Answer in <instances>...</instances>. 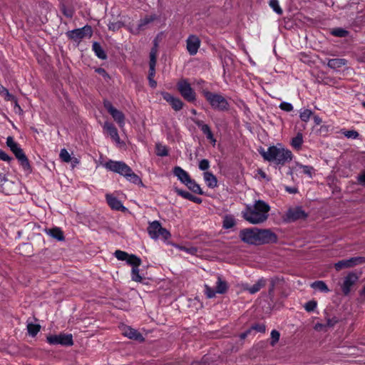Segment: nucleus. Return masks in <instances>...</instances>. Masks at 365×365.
I'll use <instances>...</instances> for the list:
<instances>
[{
	"instance_id": "9d476101",
	"label": "nucleus",
	"mask_w": 365,
	"mask_h": 365,
	"mask_svg": "<svg viewBox=\"0 0 365 365\" xmlns=\"http://www.w3.org/2000/svg\"><path fill=\"white\" fill-rule=\"evenodd\" d=\"M93 31L91 26L86 25L82 28L68 31L66 33V36L68 38L77 41L83 39L86 36L91 37Z\"/></svg>"
},
{
	"instance_id": "864d4df0",
	"label": "nucleus",
	"mask_w": 365,
	"mask_h": 365,
	"mask_svg": "<svg viewBox=\"0 0 365 365\" xmlns=\"http://www.w3.org/2000/svg\"><path fill=\"white\" fill-rule=\"evenodd\" d=\"M317 305V303L316 301L311 300V301H309L308 302H307L304 307L306 311L310 312H313L316 309Z\"/></svg>"
},
{
	"instance_id": "37998d69",
	"label": "nucleus",
	"mask_w": 365,
	"mask_h": 365,
	"mask_svg": "<svg viewBox=\"0 0 365 365\" xmlns=\"http://www.w3.org/2000/svg\"><path fill=\"white\" fill-rule=\"evenodd\" d=\"M139 267H132L131 270V279L132 280L138 282H140L143 280V277L139 274Z\"/></svg>"
},
{
	"instance_id": "e433bc0d",
	"label": "nucleus",
	"mask_w": 365,
	"mask_h": 365,
	"mask_svg": "<svg viewBox=\"0 0 365 365\" xmlns=\"http://www.w3.org/2000/svg\"><path fill=\"white\" fill-rule=\"evenodd\" d=\"M330 34L336 37H346L349 35V31L342 28H334L331 29Z\"/></svg>"
},
{
	"instance_id": "20e7f679",
	"label": "nucleus",
	"mask_w": 365,
	"mask_h": 365,
	"mask_svg": "<svg viewBox=\"0 0 365 365\" xmlns=\"http://www.w3.org/2000/svg\"><path fill=\"white\" fill-rule=\"evenodd\" d=\"M103 166L109 171L123 175L129 181L135 184L141 181L140 178L133 172L132 169L123 161L109 160L103 163Z\"/></svg>"
},
{
	"instance_id": "c756f323",
	"label": "nucleus",
	"mask_w": 365,
	"mask_h": 365,
	"mask_svg": "<svg viewBox=\"0 0 365 365\" xmlns=\"http://www.w3.org/2000/svg\"><path fill=\"white\" fill-rule=\"evenodd\" d=\"M311 287L317 289L322 292L328 293L330 292V289L328 288L327 285L324 281H315L311 284Z\"/></svg>"
},
{
	"instance_id": "7c9ffc66",
	"label": "nucleus",
	"mask_w": 365,
	"mask_h": 365,
	"mask_svg": "<svg viewBox=\"0 0 365 365\" xmlns=\"http://www.w3.org/2000/svg\"><path fill=\"white\" fill-rule=\"evenodd\" d=\"M6 143L14 154L21 149L19 144L15 142L11 136L7 137Z\"/></svg>"
},
{
	"instance_id": "cd10ccee",
	"label": "nucleus",
	"mask_w": 365,
	"mask_h": 365,
	"mask_svg": "<svg viewBox=\"0 0 365 365\" xmlns=\"http://www.w3.org/2000/svg\"><path fill=\"white\" fill-rule=\"evenodd\" d=\"M190 190H191L192 192L198 194V195H203L204 192L201 189L199 184H197L195 180L190 179L189 181L185 183V185Z\"/></svg>"
},
{
	"instance_id": "09e8293b",
	"label": "nucleus",
	"mask_w": 365,
	"mask_h": 365,
	"mask_svg": "<svg viewBox=\"0 0 365 365\" xmlns=\"http://www.w3.org/2000/svg\"><path fill=\"white\" fill-rule=\"evenodd\" d=\"M280 334L278 331L274 329L271 331L270 344L274 346L279 340Z\"/></svg>"
},
{
	"instance_id": "dca6fc26",
	"label": "nucleus",
	"mask_w": 365,
	"mask_h": 365,
	"mask_svg": "<svg viewBox=\"0 0 365 365\" xmlns=\"http://www.w3.org/2000/svg\"><path fill=\"white\" fill-rule=\"evenodd\" d=\"M162 96L175 111H179L183 108L184 103L179 98L175 97L168 92H163Z\"/></svg>"
},
{
	"instance_id": "e2e57ef3",
	"label": "nucleus",
	"mask_w": 365,
	"mask_h": 365,
	"mask_svg": "<svg viewBox=\"0 0 365 365\" xmlns=\"http://www.w3.org/2000/svg\"><path fill=\"white\" fill-rule=\"evenodd\" d=\"M357 182L361 185H365V171L357 176Z\"/></svg>"
},
{
	"instance_id": "2eb2a0df",
	"label": "nucleus",
	"mask_w": 365,
	"mask_h": 365,
	"mask_svg": "<svg viewBox=\"0 0 365 365\" xmlns=\"http://www.w3.org/2000/svg\"><path fill=\"white\" fill-rule=\"evenodd\" d=\"M192 121L201 130L202 133L205 135L207 139L209 140L213 145H215L216 143V139L214 138L210 127L199 119H192Z\"/></svg>"
},
{
	"instance_id": "680f3d73",
	"label": "nucleus",
	"mask_w": 365,
	"mask_h": 365,
	"mask_svg": "<svg viewBox=\"0 0 365 365\" xmlns=\"http://www.w3.org/2000/svg\"><path fill=\"white\" fill-rule=\"evenodd\" d=\"M337 322H338V319L336 317H333L331 319H327V323L325 324L327 325V327H332Z\"/></svg>"
},
{
	"instance_id": "72a5a7b5",
	"label": "nucleus",
	"mask_w": 365,
	"mask_h": 365,
	"mask_svg": "<svg viewBox=\"0 0 365 365\" xmlns=\"http://www.w3.org/2000/svg\"><path fill=\"white\" fill-rule=\"evenodd\" d=\"M41 329V326L37 324L29 323L27 324V330L28 333L31 336H35L37 335L38 331Z\"/></svg>"
},
{
	"instance_id": "6e6d98bb",
	"label": "nucleus",
	"mask_w": 365,
	"mask_h": 365,
	"mask_svg": "<svg viewBox=\"0 0 365 365\" xmlns=\"http://www.w3.org/2000/svg\"><path fill=\"white\" fill-rule=\"evenodd\" d=\"M279 108L281 110L286 111V112H290L293 110V106L290 103H288V102H282L279 104Z\"/></svg>"
},
{
	"instance_id": "473e14b6",
	"label": "nucleus",
	"mask_w": 365,
	"mask_h": 365,
	"mask_svg": "<svg viewBox=\"0 0 365 365\" xmlns=\"http://www.w3.org/2000/svg\"><path fill=\"white\" fill-rule=\"evenodd\" d=\"M126 262L133 267H139L142 263L141 259L135 255H128Z\"/></svg>"
},
{
	"instance_id": "69168bd1",
	"label": "nucleus",
	"mask_w": 365,
	"mask_h": 365,
	"mask_svg": "<svg viewBox=\"0 0 365 365\" xmlns=\"http://www.w3.org/2000/svg\"><path fill=\"white\" fill-rule=\"evenodd\" d=\"M62 11L63 14L67 17L71 18L73 16V11L71 9H67L65 6L63 7Z\"/></svg>"
},
{
	"instance_id": "c9c22d12",
	"label": "nucleus",
	"mask_w": 365,
	"mask_h": 365,
	"mask_svg": "<svg viewBox=\"0 0 365 365\" xmlns=\"http://www.w3.org/2000/svg\"><path fill=\"white\" fill-rule=\"evenodd\" d=\"M153 47L151 48L150 52V62L153 63H156V58H157V54H158V43L156 39L153 41Z\"/></svg>"
},
{
	"instance_id": "f8f14e48",
	"label": "nucleus",
	"mask_w": 365,
	"mask_h": 365,
	"mask_svg": "<svg viewBox=\"0 0 365 365\" xmlns=\"http://www.w3.org/2000/svg\"><path fill=\"white\" fill-rule=\"evenodd\" d=\"M307 217V215L302 207L297 206L287 210L285 214V220L288 222H294L297 220L305 219Z\"/></svg>"
},
{
	"instance_id": "7ed1b4c3",
	"label": "nucleus",
	"mask_w": 365,
	"mask_h": 365,
	"mask_svg": "<svg viewBox=\"0 0 365 365\" xmlns=\"http://www.w3.org/2000/svg\"><path fill=\"white\" fill-rule=\"evenodd\" d=\"M260 153L265 160L274 162L279 165H284L285 163L290 162L293 157L292 152L282 147L280 144L270 146L267 151L263 150Z\"/></svg>"
},
{
	"instance_id": "a18cd8bd",
	"label": "nucleus",
	"mask_w": 365,
	"mask_h": 365,
	"mask_svg": "<svg viewBox=\"0 0 365 365\" xmlns=\"http://www.w3.org/2000/svg\"><path fill=\"white\" fill-rule=\"evenodd\" d=\"M156 154L158 156L165 157L168 155V150L167 148L160 144L156 145Z\"/></svg>"
},
{
	"instance_id": "f704fd0d",
	"label": "nucleus",
	"mask_w": 365,
	"mask_h": 365,
	"mask_svg": "<svg viewBox=\"0 0 365 365\" xmlns=\"http://www.w3.org/2000/svg\"><path fill=\"white\" fill-rule=\"evenodd\" d=\"M235 220L231 215H226L223 219L222 227L225 229H230L235 226Z\"/></svg>"
},
{
	"instance_id": "bb28decb",
	"label": "nucleus",
	"mask_w": 365,
	"mask_h": 365,
	"mask_svg": "<svg viewBox=\"0 0 365 365\" xmlns=\"http://www.w3.org/2000/svg\"><path fill=\"white\" fill-rule=\"evenodd\" d=\"M92 49L94 51L96 56L98 58L102 60H105L107 58V55L105 51L103 50V48L98 42H93L92 45Z\"/></svg>"
},
{
	"instance_id": "393cba45",
	"label": "nucleus",
	"mask_w": 365,
	"mask_h": 365,
	"mask_svg": "<svg viewBox=\"0 0 365 365\" xmlns=\"http://www.w3.org/2000/svg\"><path fill=\"white\" fill-rule=\"evenodd\" d=\"M46 233L51 237L57 240L58 241L64 240L63 232L59 227H56L51 229L46 230Z\"/></svg>"
},
{
	"instance_id": "423d86ee",
	"label": "nucleus",
	"mask_w": 365,
	"mask_h": 365,
	"mask_svg": "<svg viewBox=\"0 0 365 365\" xmlns=\"http://www.w3.org/2000/svg\"><path fill=\"white\" fill-rule=\"evenodd\" d=\"M147 230L149 236L153 240H158L161 237L166 240L171 236L170 232L167 229L163 227L158 220L150 222Z\"/></svg>"
},
{
	"instance_id": "bf43d9fd",
	"label": "nucleus",
	"mask_w": 365,
	"mask_h": 365,
	"mask_svg": "<svg viewBox=\"0 0 365 365\" xmlns=\"http://www.w3.org/2000/svg\"><path fill=\"white\" fill-rule=\"evenodd\" d=\"M12 160L13 158L11 156L0 149V160L10 163Z\"/></svg>"
},
{
	"instance_id": "3c124183",
	"label": "nucleus",
	"mask_w": 365,
	"mask_h": 365,
	"mask_svg": "<svg viewBox=\"0 0 365 365\" xmlns=\"http://www.w3.org/2000/svg\"><path fill=\"white\" fill-rule=\"evenodd\" d=\"M0 94L3 96H5V99L7 101L14 99V96L11 94H10L8 89H6L1 83H0Z\"/></svg>"
},
{
	"instance_id": "774afa93",
	"label": "nucleus",
	"mask_w": 365,
	"mask_h": 365,
	"mask_svg": "<svg viewBox=\"0 0 365 365\" xmlns=\"http://www.w3.org/2000/svg\"><path fill=\"white\" fill-rule=\"evenodd\" d=\"M190 201L195 202L197 204H201L202 202V200L200 197H196L193 195H192Z\"/></svg>"
},
{
	"instance_id": "6ab92c4d",
	"label": "nucleus",
	"mask_w": 365,
	"mask_h": 365,
	"mask_svg": "<svg viewBox=\"0 0 365 365\" xmlns=\"http://www.w3.org/2000/svg\"><path fill=\"white\" fill-rule=\"evenodd\" d=\"M173 174L184 185L191 179L189 173L179 166H175L173 168Z\"/></svg>"
},
{
	"instance_id": "49530a36",
	"label": "nucleus",
	"mask_w": 365,
	"mask_h": 365,
	"mask_svg": "<svg viewBox=\"0 0 365 365\" xmlns=\"http://www.w3.org/2000/svg\"><path fill=\"white\" fill-rule=\"evenodd\" d=\"M269 6L277 14H282L283 11L279 5L277 0H270L269 3Z\"/></svg>"
},
{
	"instance_id": "ea45409f",
	"label": "nucleus",
	"mask_w": 365,
	"mask_h": 365,
	"mask_svg": "<svg viewBox=\"0 0 365 365\" xmlns=\"http://www.w3.org/2000/svg\"><path fill=\"white\" fill-rule=\"evenodd\" d=\"M204 293L207 298L212 299L215 297L217 292L216 289H214L212 287H210L207 284L204 285Z\"/></svg>"
},
{
	"instance_id": "58836bf2",
	"label": "nucleus",
	"mask_w": 365,
	"mask_h": 365,
	"mask_svg": "<svg viewBox=\"0 0 365 365\" xmlns=\"http://www.w3.org/2000/svg\"><path fill=\"white\" fill-rule=\"evenodd\" d=\"M297 167L301 168L302 173L309 178H312L313 173H314V168L310 165H304L302 164H297Z\"/></svg>"
},
{
	"instance_id": "f257e3e1",
	"label": "nucleus",
	"mask_w": 365,
	"mask_h": 365,
	"mask_svg": "<svg viewBox=\"0 0 365 365\" xmlns=\"http://www.w3.org/2000/svg\"><path fill=\"white\" fill-rule=\"evenodd\" d=\"M239 237L243 242L252 245L275 243L277 241V235L269 229L245 228L240 231Z\"/></svg>"
},
{
	"instance_id": "c85d7f7f",
	"label": "nucleus",
	"mask_w": 365,
	"mask_h": 365,
	"mask_svg": "<svg viewBox=\"0 0 365 365\" xmlns=\"http://www.w3.org/2000/svg\"><path fill=\"white\" fill-rule=\"evenodd\" d=\"M157 16L155 14H153V15H150V16H146L145 18L140 19L139 24H138V31H142L143 29H145V26L152 23L153 21H154L155 20L157 19Z\"/></svg>"
},
{
	"instance_id": "4be33fe9",
	"label": "nucleus",
	"mask_w": 365,
	"mask_h": 365,
	"mask_svg": "<svg viewBox=\"0 0 365 365\" xmlns=\"http://www.w3.org/2000/svg\"><path fill=\"white\" fill-rule=\"evenodd\" d=\"M14 155L24 170H28L31 169L29 159L24 153L22 148L19 151L14 153Z\"/></svg>"
},
{
	"instance_id": "338daca9",
	"label": "nucleus",
	"mask_w": 365,
	"mask_h": 365,
	"mask_svg": "<svg viewBox=\"0 0 365 365\" xmlns=\"http://www.w3.org/2000/svg\"><path fill=\"white\" fill-rule=\"evenodd\" d=\"M285 190L290 194H295L298 192L297 188H296L294 187H289V186L285 187Z\"/></svg>"
},
{
	"instance_id": "052dcab7",
	"label": "nucleus",
	"mask_w": 365,
	"mask_h": 365,
	"mask_svg": "<svg viewBox=\"0 0 365 365\" xmlns=\"http://www.w3.org/2000/svg\"><path fill=\"white\" fill-rule=\"evenodd\" d=\"M180 249L181 250H183L185 252H186L187 253H189L190 255H195L197 253V248L194 247H180Z\"/></svg>"
},
{
	"instance_id": "2f4dec72",
	"label": "nucleus",
	"mask_w": 365,
	"mask_h": 365,
	"mask_svg": "<svg viewBox=\"0 0 365 365\" xmlns=\"http://www.w3.org/2000/svg\"><path fill=\"white\" fill-rule=\"evenodd\" d=\"M303 143V135L302 133L299 132L297 135L292 139L291 145L292 146L297 149L299 150Z\"/></svg>"
},
{
	"instance_id": "13d9d810",
	"label": "nucleus",
	"mask_w": 365,
	"mask_h": 365,
	"mask_svg": "<svg viewBox=\"0 0 365 365\" xmlns=\"http://www.w3.org/2000/svg\"><path fill=\"white\" fill-rule=\"evenodd\" d=\"M155 65L156 63H149L148 80L153 78L155 75Z\"/></svg>"
},
{
	"instance_id": "4d7b16f0",
	"label": "nucleus",
	"mask_w": 365,
	"mask_h": 365,
	"mask_svg": "<svg viewBox=\"0 0 365 365\" xmlns=\"http://www.w3.org/2000/svg\"><path fill=\"white\" fill-rule=\"evenodd\" d=\"M210 168V162L207 159H202L199 162V169L203 171L207 170Z\"/></svg>"
},
{
	"instance_id": "79ce46f5",
	"label": "nucleus",
	"mask_w": 365,
	"mask_h": 365,
	"mask_svg": "<svg viewBox=\"0 0 365 365\" xmlns=\"http://www.w3.org/2000/svg\"><path fill=\"white\" fill-rule=\"evenodd\" d=\"M174 191L178 195L182 197V198L190 200L192 194L190 193L189 192L183 190L182 189H180L178 187H175Z\"/></svg>"
},
{
	"instance_id": "c03bdc74",
	"label": "nucleus",
	"mask_w": 365,
	"mask_h": 365,
	"mask_svg": "<svg viewBox=\"0 0 365 365\" xmlns=\"http://www.w3.org/2000/svg\"><path fill=\"white\" fill-rule=\"evenodd\" d=\"M123 26H124V23L120 21H118L116 22H109L108 24V29L113 31H118Z\"/></svg>"
},
{
	"instance_id": "a211bd4d",
	"label": "nucleus",
	"mask_w": 365,
	"mask_h": 365,
	"mask_svg": "<svg viewBox=\"0 0 365 365\" xmlns=\"http://www.w3.org/2000/svg\"><path fill=\"white\" fill-rule=\"evenodd\" d=\"M123 334L130 339L136 340L140 342L144 341L145 340L143 336L138 330L129 327L124 329Z\"/></svg>"
},
{
	"instance_id": "0eeeda50",
	"label": "nucleus",
	"mask_w": 365,
	"mask_h": 365,
	"mask_svg": "<svg viewBox=\"0 0 365 365\" xmlns=\"http://www.w3.org/2000/svg\"><path fill=\"white\" fill-rule=\"evenodd\" d=\"M177 89L181 96L187 102L192 103L196 101V93L191 87L187 79H181L177 83Z\"/></svg>"
},
{
	"instance_id": "5701e85b",
	"label": "nucleus",
	"mask_w": 365,
	"mask_h": 365,
	"mask_svg": "<svg viewBox=\"0 0 365 365\" xmlns=\"http://www.w3.org/2000/svg\"><path fill=\"white\" fill-rule=\"evenodd\" d=\"M229 289L227 282L218 275L217 278L215 289L217 294H224Z\"/></svg>"
},
{
	"instance_id": "aec40b11",
	"label": "nucleus",
	"mask_w": 365,
	"mask_h": 365,
	"mask_svg": "<svg viewBox=\"0 0 365 365\" xmlns=\"http://www.w3.org/2000/svg\"><path fill=\"white\" fill-rule=\"evenodd\" d=\"M106 201L108 205L113 210H120L125 209V207L123 205L122 202L115 197L107 194L106 195Z\"/></svg>"
},
{
	"instance_id": "a19ab883",
	"label": "nucleus",
	"mask_w": 365,
	"mask_h": 365,
	"mask_svg": "<svg viewBox=\"0 0 365 365\" xmlns=\"http://www.w3.org/2000/svg\"><path fill=\"white\" fill-rule=\"evenodd\" d=\"M341 133L347 138L356 139L359 136L357 131L354 130H341Z\"/></svg>"
},
{
	"instance_id": "a878e982",
	"label": "nucleus",
	"mask_w": 365,
	"mask_h": 365,
	"mask_svg": "<svg viewBox=\"0 0 365 365\" xmlns=\"http://www.w3.org/2000/svg\"><path fill=\"white\" fill-rule=\"evenodd\" d=\"M267 280L264 278H260L257 280V282L254 284L252 286L247 287L246 289L250 294H255L259 292L262 287L266 285Z\"/></svg>"
},
{
	"instance_id": "5fc2aeb1",
	"label": "nucleus",
	"mask_w": 365,
	"mask_h": 365,
	"mask_svg": "<svg viewBox=\"0 0 365 365\" xmlns=\"http://www.w3.org/2000/svg\"><path fill=\"white\" fill-rule=\"evenodd\" d=\"M278 278H272L270 280V286L268 290V294L271 298L274 297V290Z\"/></svg>"
},
{
	"instance_id": "ddd939ff",
	"label": "nucleus",
	"mask_w": 365,
	"mask_h": 365,
	"mask_svg": "<svg viewBox=\"0 0 365 365\" xmlns=\"http://www.w3.org/2000/svg\"><path fill=\"white\" fill-rule=\"evenodd\" d=\"M359 277L354 272L349 273L344 279L341 285V290L344 295H348L351 291V287L357 282Z\"/></svg>"
},
{
	"instance_id": "4468645a",
	"label": "nucleus",
	"mask_w": 365,
	"mask_h": 365,
	"mask_svg": "<svg viewBox=\"0 0 365 365\" xmlns=\"http://www.w3.org/2000/svg\"><path fill=\"white\" fill-rule=\"evenodd\" d=\"M200 46V40L195 35H190L186 40V48L190 55L194 56L197 53Z\"/></svg>"
},
{
	"instance_id": "412c9836",
	"label": "nucleus",
	"mask_w": 365,
	"mask_h": 365,
	"mask_svg": "<svg viewBox=\"0 0 365 365\" xmlns=\"http://www.w3.org/2000/svg\"><path fill=\"white\" fill-rule=\"evenodd\" d=\"M347 64V60L345 58H331L327 61V66L333 70H339Z\"/></svg>"
},
{
	"instance_id": "603ef678",
	"label": "nucleus",
	"mask_w": 365,
	"mask_h": 365,
	"mask_svg": "<svg viewBox=\"0 0 365 365\" xmlns=\"http://www.w3.org/2000/svg\"><path fill=\"white\" fill-rule=\"evenodd\" d=\"M250 329H252V331H255L257 332L264 333L266 330V327L264 324H255Z\"/></svg>"
},
{
	"instance_id": "0e129e2a",
	"label": "nucleus",
	"mask_w": 365,
	"mask_h": 365,
	"mask_svg": "<svg viewBox=\"0 0 365 365\" xmlns=\"http://www.w3.org/2000/svg\"><path fill=\"white\" fill-rule=\"evenodd\" d=\"M326 327H327V325H326L325 324L317 323V324L314 325V329L316 331H324V330H325V328H326Z\"/></svg>"
},
{
	"instance_id": "6e6552de",
	"label": "nucleus",
	"mask_w": 365,
	"mask_h": 365,
	"mask_svg": "<svg viewBox=\"0 0 365 365\" xmlns=\"http://www.w3.org/2000/svg\"><path fill=\"white\" fill-rule=\"evenodd\" d=\"M47 342L52 345L72 346L73 344L72 334L64 333L47 336Z\"/></svg>"
},
{
	"instance_id": "4c0bfd02",
	"label": "nucleus",
	"mask_w": 365,
	"mask_h": 365,
	"mask_svg": "<svg viewBox=\"0 0 365 365\" xmlns=\"http://www.w3.org/2000/svg\"><path fill=\"white\" fill-rule=\"evenodd\" d=\"M313 112L310 109H301L299 111V118L303 122H308Z\"/></svg>"
},
{
	"instance_id": "9b49d317",
	"label": "nucleus",
	"mask_w": 365,
	"mask_h": 365,
	"mask_svg": "<svg viewBox=\"0 0 365 365\" xmlns=\"http://www.w3.org/2000/svg\"><path fill=\"white\" fill-rule=\"evenodd\" d=\"M364 263H365L364 257H354L339 261L334 264V268L336 271H340L343 269L353 267L356 265L361 264Z\"/></svg>"
},
{
	"instance_id": "de8ad7c7",
	"label": "nucleus",
	"mask_w": 365,
	"mask_h": 365,
	"mask_svg": "<svg viewBox=\"0 0 365 365\" xmlns=\"http://www.w3.org/2000/svg\"><path fill=\"white\" fill-rule=\"evenodd\" d=\"M59 156L61 160L65 163H69L71 160V155L66 148L61 150Z\"/></svg>"
},
{
	"instance_id": "39448f33",
	"label": "nucleus",
	"mask_w": 365,
	"mask_h": 365,
	"mask_svg": "<svg viewBox=\"0 0 365 365\" xmlns=\"http://www.w3.org/2000/svg\"><path fill=\"white\" fill-rule=\"evenodd\" d=\"M202 93L210 106L218 111H227L230 104L227 100L221 94L203 90Z\"/></svg>"
},
{
	"instance_id": "b1692460",
	"label": "nucleus",
	"mask_w": 365,
	"mask_h": 365,
	"mask_svg": "<svg viewBox=\"0 0 365 365\" xmlns=\"http://www.w3.org/2000/svg\"><path fill=\"white\" fill-rule=\"evenodd\" d=\"M204 180L210 188H215L217 186V178L210 172H205L203 173Z\"/></svg>"
},
{
	"instance_id": "1a4fd4ad",
	"label": "nucleus",
	"mask_w": 365,
	"mask_h": 365,
	"mask_svg": "<svg viewBox=\"0 0 365 365\" xmlns=\"http://www.w3.org/2000/svg\"><path fill=\"white\" fill-rule=\"evenodd\" d=\"M103 106L108 112L110 114L113 120L118 123L120 128H123L125 125V115L120 110L116 109L111 102L108 100H104Z\"/></svg>"
},
{
	"instance_id": "f03ea898",
	"label": "nucleus",
	"mask_w": 365,
	"mask_h": 365,
	"mask_svg": "<svg viewBox=\"0 0 365 365\" xmlns=\"http://www.w3.org/2000/svg\"><path fill=\"white\" fill-rule=\"evenodd\" d=\"M269 205L264 201L259 200L253 205H247L242 212V217L250 224H261L268 218Z\"/></svg>"
},
{
	"instance_id": "8fccbe9b",
	"label": "nucleus",
	"mask_w": 365,
	"mask_h": 365,
	"mask_svg": "<svg viewBox=\"0 0 365 365\" xmlns=\"http://www.w3.org/2000/svg\"><path fill=\"white\" fill-rule=\"evenodd\" d=\"M128 253L125 252V251H122V250H116L115 252H114V256L118 259V260H120V261H126L128 257Z\"/></svg>"
},
{
	"instance_id": "f3484780",
	"label": "nucleus",
	"mask_w": 365,
	"mask_h": 365,
	"mask_svg": "<svg viewBox=\"0 0 365 365\" xmlns=\"http://www.w3.org/2000/svg\"><path fill=\"white\" fill-rule=\"evenodd\" d=\"M103 130L110 136L113 140L116 143H120V137L118 132L115 125L108 121L104 123L103 126Z\"/></svg>"
}]
</instances>
